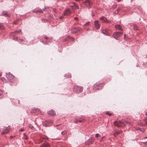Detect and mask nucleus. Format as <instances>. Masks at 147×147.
<instances>
[{
	"label": "nucleus",
	"instance_id": "49",
	"mask_svg": "<svg viewBox=\"0 0 147 147\" xmlns=\"http://www.w3.org/2000/svg\"><path fill=\"white\" fill-rule=\"evenodd\" d=\"M22 40L21 39H20V40H18L19 42L21 41H22Z\"/></svg>",
	"mask_w": 147,
	"mask_h": 147
},
{
	"label": "nucleus",
	"instance_id": "15",
	"mask_svg": "<svg viewBox=\"0 0 147 147\" xmlns=\"http://www.w3.org/2000/svg\"><path fill=\"white\" fill-rule=\"evenodd\" d=\"M115 28L117 30H121V31L123 30L122 28L120 25L117 24V25H115Z\"/></svg>",
	"mask_w": 147,
	"mask_h": 147
},
{
	"label": "nucleus",
	"instance_id": "51",
	"mask_svg": "<svg viewBox=\"0 0 147 147\" xmlns=\"http://www.w3.org/2000/svg\"><path fill=\"white\" fill-rule=\"evenodd\" d=\"M141 131H142L143 132H144V129H143V130H141Z\"/></svg>",
	"mask_w": 147,
	"mask_h": 147
},
{
	"label": "nucleus",
	"instance_id": "8",
	"mask_svg": "<svg viewBox=\"0 0 147 147\" xmlns=\"http://www.w3.org/2000/svg\"><path fill=\"white\" fill-rule=\"evenodd\" d=\"M10 130V128L9 127H5L3 128V130L1 132V134H3L7 133Z\"/></svg>",
	"mask_w": 147,
	"mask_h": 147
},
{
	"label": "nucleus",
	"instance_id": "27",
	"mask_svg": "<svg viewBox=\"0 0 147 147\" xmlns=\"http://www.w3.org/2000/svg\"><path fill=\"white\" fill-rule=\"evenodd\" d=\"M121 9H120L119 8H118L117 9V10H116L115 12V13L116 14H118V11H119Z\"/></svg>",
	"mask_w": 147,
	"mask_h": 147
},
{
	"label": "nucleus",
	"instance_id": "18",
	"mask_svg": "<svg viewBox=\"0 0 147 147\" xmlns=\"http://www.w3.org/2000/svg\"><path fill=\"white\" fill-rule=\"evenodd\" d=\"M99 19L102 21V22H105L106 19V18L104 16H101L100 18Z\"/></svg>",
	"mask_w": 147,
	"mask_h": 147
},
{
	"label": "nucleus",
	"instance_id": "36",
	"mask_svg": "<svg viewBox=\"0 0 147 147\" xmlns=\"http://www.w3.org/2000/svg\"><path fill=\"white\" fill-rule=\"evenodd\" d=\"M137 8L138 9V10L140 11H141V7L140 6H138L137 7Z\"/></svg>",
	"mask_w": 147,
	"mask_h": 147
},
{
	"label": "nucleus",
	"instance_id": "23",
	"mask_svg": "<svg viewBox=\"0 0 147 147\" xmlns=\"http://www.w3.org/2000/svg\"><path fill=\"white\" fill-rule=\"evenodd\" d=\"M72 5H69V6L71 7L72 8V9L73 8H74V7L75 5H76V3H75V2H73V3H72Z\"/></svg>",
	"mask_w": 147,
	"mask_h": 147
},
{
	"label": "nucleus",
	"instance_id": "35",
	"mask_svg": "<svg viewBox=\"0 0 147 147\" xmlns=\"http://www.w3.org/2000/svg\"><path fill=\"white\" fill-rule=\"evenodd\" d=\"M125 123L128 124H130L129 121H125L124 125H125Z\"/></svg>",
	"mask_w": 147,
	"mask_h": 147
},
{
	"label": "nucleus",
	"instance_id": "41",
	"mask_svg": "<svg viewBox=\"0 0 147 147\" xmlns=\"http://www.w3.org/2000/svg\"><path fill=\"white\" fill-rule=\"evenodd\" d=\"M63 18V16H60L59 18L61 20Z\"/></svg>",
	"mask_w": 147,
	"mask_h": 147
},
{
	"label": "nucleus",
	"instance_id": "3",
	"mask_svg": "<svg viewBox=\"0 0 147 147\" xmlns=\"http://www.w3.org/2000/svg\"><path fill=\"white\" fill-rule=\"evenodd\" d=\"M125 121L124 120H122L121 121H119L118 122L115 121L114 122V124L118 127H120L121 125V124L125 125Z\"/></svg>",
	"mask_w": 147,
	"mask_h": 147
},
{
	"label": "nucleus",
	"instance_id": "4",
	"mask_svg": "<svg viewBox=\"0 0 147 147\" xmlns=\"http://www.w3.org/2000/svg\"><path fill=\"white\" fill-rule=\"evenodd\" d=\"M84 3L89 8L91 7L93 5L92 2L89 0H86Z\"/></svg>",
	"mask_w": 147,
	"mask_h": 147
},
{
	"label": "nucleus",
	"instance_id": "29",
	"mask_svg": "<svg viewBox=\"0 0 147 147\" xmlns=\"http://www.w3.org/2000/svg\"><path fill=\"white\" fill-rule=\"evenodd\" d=\"M48 138L47 137H43L42 138L40 139L41 140V141H42L43 140L45 139H47Z\"/></svg>",
	"mask_w": 147,
	"mask_h": 147
},
{
	"label": "nucleus",
	"instance_id": "24",
	"mask_svg": "<svg viewBox=\"0 0 147 147\" xmlns=\"http://www.w3.org/2000/svg\"><path fill=\"white\" fill-rule=\"evenodd\" d=\"M4 28V26L3 24L0 23V30H3Z\"/></svg>",
	"mask_w": 147,
	"mask_h": 147
},
{
	"label": "nucleus",
	"instance_id": "54",
	"mask_svg": "<svg viewBox=\"0 0 147 147\" xmlns=\"http://www.w3.org/2000/svg\"><path fill=\"white\" fill-rule=\"evenodd\" d=\"M145 122H146V124H147V120Z\"/></svg>",
	"mask_w": 147,
	"mask_h": 147
},
{
	"label": "nucleus",
	"instance_id": "39",
	"mask_svg": "<svg viewBox=\"0 0 147 147\" xmlns=\"http://www.w3.org/2000/svg\"><path fill=\"white\" fill-rule=\"evenodd\" d=\"M84 121L83 120H79L78 121L80 123H82L83 122V121Z\"/></svg>",
	"mask_w": 147,
	"mask_h": 147
},
{
	"label": "nucleus",
	"instance_id": "43",
	"mask_svg": "<svg viewBox=\"0 0 147 147\" xmlns=\"http://www.w3.org/2000/svg\"><path fill=\"white\" fill-rule=\"evenodd\" d=\"M116 133H117V135H118V134H120V132L119 131H118L116 132Z\"/></svg>",
	"mask_w": 147,
	"mask_h": 147
},
{
	"label": "nucleus",
	"instance_id": "7",
	"mask_svg": "<svg viewBox=\"0 0 147 147\" xmlns=\"http://www.w3.org/2000/svg\"><path fill=\"white\" fill-rule=\"evenodd\" d=\"M102 86L101 84L96 83L93 86V89L94 90H98L100 88V87H102Z\"/></svg>",
	"mask_w": 147,
	"mask_h": 147
},
{
	"label": "nucleus",
	"instance_id": "56",
	"mask_svg": "<svg viewBox=\"0 0 147 147\" xmlns=\"http://www.w3.org/2000/svg\"><path fill=\"white\" fill-rule=\"evenodd\" d=\"M144 138H147V137H146Z\"/></svg>",
	"mask_w": 147,
	"mask_h": 147
},
{
	"label": "nucleus",
	"instance_id": "50",
	"mask_svg": "<svg viewBox=\"0 0 147 147\" xmlns=\"http://www.w3.org/2000/svg\"><path fill=\"white\" fill-rule=\"evenodd\" d=\"M145 115H146L147 116V111L145 113Z\"/></svg>",
	"mask_w": 147,
	"mask_h": 147
},
{
	"label": "nucleus",
	"instance_id": "19",
	"mask_svg": "<svg viewBox=\"0 0 147 147\" xmlns=\"http://www.w3.org/2000/svg\"><path fill=\"white\" fill-rule=\"evenodd\" d=\"M102 33L106 35H109L107 30H103L102 31Z\"/></svg>",
	"mask_w": 147,
	"mask_h": 147
},
{
	"label": "nucleus",
	"instance_id": "58",
	"mask_svg": "<svg viewBox=\"0 0 147 147\" xmlns=\"http://www.w3.org/2000/svg\"><path fill=\"white\" fill-rule=\"evenodd\" d=\"M1 74H0V77L1 76Z\"/></svg>",
	"mask_w": 147,
	"mask_h": 147
},
{
	"label": "nucleus",
	"instance_id": "17",
	"mask_svg": "<svg viewBox=\"0 0 147 147\" xmlns=\"http://www.w3.org/2000/svg\"><path fill=\"white\" fill-rule=\"evenodd\" d=\"M40 147H50V146L49 143H43Z\"/></svg>",
	"mask_w": 147,
	"mask_h": 147
},
{
	"label": "nucleus",
	"instance_id": "10",
	"mask_svg": "<svg viewBox=\"0 0 147 147\" xmlns=\"http://www.w3.org/2000/svg\"><path fill=\"white\" fill-rule=\"evenodd\" d=\"M71 11L70 9L68 8H67L65 10L64 12V15L67 16L68 15L71 13Z\"/></svg>",
	"mask_w": 147,
	"mask_h": 147
},
{
	"label": "nucleus",
	"instance_id": "32",
	"mask_svg": "<svg viewBox=\"0 0 147 147\" xmlns=\"http://www.w3.org/2000/svg\"><path fill=\"white\" fill-rule=\"evenodd\" d=\"M64 76L67 77V78H71V75H65V76Z\"/></svg>",
	"mask_w": 147,
	"mask_h": 147
},
{
	"label": "nucleus",
	"instance_id": "1",
	"mask_svg": "<svg viewBox=\"0 0 147 147\" xmlns=\"http://www.w3.org/2000/svg\"><path fill=\"white\" fill-rule=\"evenodd\" d=\"M6 77L10 82H12L14 80V76L9 73L6 74Z\"/></svg>",
	"mask_w": 147,
	"mask_h": 147
},
{
	"label": "nucleus",
	"instance_id": "31",
	"mask_svg": "<svg viewBox=\"0 0 147 147\" xmlns=\"http://www.w3.org/2000/svg\"><path fill=\"white\" fill-rule=\"evenodd\" d=\"M28 127L30 128H31V129H34V127L31 125H28Z\"/></svg>",
	"mask_w": 147,
	"mask_h": 147
},
{
	"label": "nucleus",
	"instance_id": "20",
	"mask_svg": "<svg viewBox=\"0 0 147 147\" xmlns=\"http://www.w3.org/2000/svg\"><path fill=\"white\" fill-rule=\"evenodd\" d=\"M20 100H16L14 102V104L16 106H18L20 104Z\"/></svg>",
	"mask_w": 147,
	"mask_h": 147
},
{
	"label": "nucleus",
	"instance_id": "28",
	"mask_svg": "<svg viewBox=\"0 0 147 147\" xmlns=\"http://www.w3.org/2000/svg\"><path fill=\"white\" fill-rule=\"evenodd\" d=\"M106 114L111 116L112 115V114L110 113L109 111H107L106 112Z\"/></svg>",
	"mask_w": 147,
	"mask_h": 147
},
{
	"label": "nucleus",
	"instance_id": "40",
	"mask_svg": "<svg viewBox=\"0 0 147 147\" xmlns=\"http://www.w3.org/2000/svg\"><path fill=\"white\" fill-rule=\"evenodd\" d=\"M2 92H0V98H1L2 96Z\"/></svg>",
	"mask_w": 147,
	"mask_h": 147
},
{
	"label": "nucleus",
	"instance_id": "21",
	"mask_svg": "<svg viewBox=\"0 0 147 147\" xmlns=\"http://www.w3.org/2000/svg\"><path fill=\"white\" fill-rule=\"evenodd\" d=\"M79 9V6L78 4L76 3V5H75L74 7L73 8H72L73 9Z\"/></svg>",
	"mask_w": 147,
	"mask_h": 147
},
{
	"label": "nucleus",
	"instance_id": "9",
	"mask_svg": "<svg viewBox=\"0 0 147 147\" xmlns=\"http://www.w3.org/2000/svg\"><path fill=\"white\" fill-rule=\"evenodd\" d=\"M1 16H4L5 17H9L10 14L7 13V11H3Z\"/></svg>",
	"mask_w": 147,
	"mask_h": 147
},
{
	"label": "nucleus",
	"instance_id": "37",
	"mask_svg": "<svg viewBox=\"0 0 147 147\" xmlns=\"http://www.w3.org/2000/svg\"><path fill=\"white\" fill-rule=\"evenodd\" d=\"M13 39H14V40H17L18 39V38L17 37H14V36H13Z\"/></svg>",
	"mask_w": 147,
	"mask_h": 147
},
{
	"label": "nucleus",
	"instance_id": "2",
	"mask_svg": "<svg viewBox=\"0 0 147 147\" xmlns=\"http://www.w3.org/2000/svg\"><path fill=\"white\" fill-rule=\"evenodd\" d=\"M83 88L78 86H74V90L76 92H80L83 91Z\"/></svg>",
	"mask_w": 147,
	"mask_h": 147
},
{
	"label": "nucleus",
	"instance_id": "14",
	"mask_svg": "<svg viewBox=\"0 0 147 147\" xmlns=\"http://www.w3.org/2000/svg\"><path fill=\"white\" fill-rule=\"evenodd\" d=\"M32 12L36 13V12H40V13H42L43 12V10L41 9H36L32 11Z\"/></svg>",
	"mask_w": 147,
	"mask_h": 147
},
{
	"label": "nucleus",
	"instance_id": "57",
	"mask_svg": "<svg viewBox=\"0 0 147 147\" xmlns=\"http://www.w3.org/2000/svg\"><path fill=\"white\" fill-rule=\"evenodd\" d=\"M114 135L115 136H116V135H115V133L114 134Z\"/></svg>",
	"mask_w": 147,
	"mask_h": 147
},
{
	"label": "nucleus",
	"instance_id": "26",
	"mask_svg": "<svg viewBox=\"0 0 147 147\" xmlns=\"http://www.w3.org/2000/svg\"><path fill=\"white\" fill-rule=\"evenodd\" d=\"M66 133L67 131H66L65 130L62 131L61 132V134L63 135L65 134Z\"/></svg>",
	"mask_w": 147,
	"mask_h": 147
},
{
	"label": "nucleus",
	"instance_id": "13",
	"mask_svg": "<svg viewBox=\"0 0 147 147\" xmlns=\"http://www.w3.org/2000/svg\"><path fill=\"white\" fill-rule=\"evenodd\" d=\"M31 112L33 113H38L40 112V110L38 108H34L32 109Z\"/></svg>",
	"mask_w": 147,
	"mask_h": 147
},
{
	"label": "nucleus",
	"instance_id": "30",
	"mask_svg": "<svg viewBox=\"0 0 147 147\" xmlns=\"http://www.w3.org/2000/svg\"><path fill=\"white\" fill-rule=\"evenodd\" d=\"M42 124L43 126H45V127H47V124L45 123L44 122H42Z\"/></svg>",
	"mask_w": 147,
	"mask_h": 147
},
{
	"label": "nucleus",
	"instance_id": "45",
	"mask_svg": "<svg viewBox=\"0 0 147 147\" xmlns=\"http://www.w3.org/2000/svg\"><path fill=\"white\" fill-rule=\"evenodd\" d=\"M74 20H78V18L76 17L74 18Z\"/></svg>",
	"mask_w": 147,
	"mask_h": 147
},
{
	"label": "nucleus",
	"instance_id": "33",
	"mask_svg": "<svg viewBox=\"0 0 147 147\" xmlns=\"http://www.w3.org/2000/svg\"><path fill=\"white\" fill-rule=\"evenodd\" d=\"M100 136V134L98 133H97L95 134V137L96 138H97L98 137Z\"/></svg>",
	"mask_w": 147,
	"mask_h": 147
},
{
	"label": "nucleus",
	"instance_id": "42",
	"mask_svg": "<svg viewBox=\"0 0 147 147\" xmlns=\"http://www.w3.org/2000/svg\"><path fill=\"white\" fill-rule=\"evenodd\" d=\"M43 10H44L45 11H46L47 9L46 8V7H45L44 9H43Z\"/></svg>",
	"mask_w": 147,
	"mask_h": 147
},
{
	"label": "nucleus",
	"instance_id": "52",
	"mask_svg": "<svg viewBox=\"0 0 147 147\" xmlns=\"http://www.w3.org/2000/svg\"><path fill=\"white\" fill-rule=\"evenodd\" d=\"M45 39L46 40H47L48 39V38L47 37H45Z\"/></svg>",
	"mask_w": 147,
	"mask_h": 147
},
{
	"label": "nucleus",
	"instance_id": "5",
	"mask_svg": "<svg viewBox=\"0 0 147 147\" xmlns=\"http://www.w3.org/2000/svg\"><path fill=\"white\" fill-rule=\"evenodd\" d=\"M81 30L82 29L80 27H78L77 28L73 27L72 28L71 31L72 33H75L78 32Z\"/></svg>",
	"mask_w": 147,
	"mask_h": 147
},
{
	"label": "nucleus",
	"instance_id": "25",
	"mask_svg": "<svg viewBox=\"0 0 147 147\" xmlns=\"http://www.w3.org/2000/svg\"><path fill=\"white\" fill-rule=\"evenodd\" d=\"M134 30H138L137 26L136 25H134Z\"/></svg>",
	"mask_w": 147,
	"mask_h": 147
},
{
	"label": "nucleus",
	"instance_id": "53",
	"mask_svg": "<svg viewBox=\"0 0 147 147\" xmlns=\"http://www.w3.org/2000/svg\"><path fill=\"white\" fill-rule=\"evenodd\" d=\"M20 130L22 131H23V130L22 129H20Z\"/></svg>",
	"mask_w": 147,
	"mask_h": 147
},
{
	"label": "nucleus",
	"instance_id": "34",
	"mask_svg": "<svg viewBox=\"0 0 147 147\" xmlns=\"http://www.w3.org/2000/svg\"><path fill=\"white\" fill-rule=\"evenodd\" d=\"M110 21L107 20V18H106V19L105 20V22L107 23H110Z\"/></svg>",
	"mask_w": 147,
	"mask_h": 147
},
{
	"label": "nucleus",
	"instance_id": "44",
	"mask_svg": "<svg viewBox=\"0 0 147 147\" xmlns=\"http://www.w3.org/2000/svg\"><path fill=\"white\" fill-rule=\"evenodd\" d=\"M78 122V121H77V120H75L74 121V123H77Z\"/></svg>",
	"mask_w": 147,
	"mask_h": 147
},
{
	"label": "nucleus",
	"instance_id": "47",
	"mask_svg": "<svg viewBox=\"0 0 147 147\" xmlns=\"http://www.w3.org/2000/svg\"><path fill=\"white\" fill-rule=\"evenodd\" d=\"M42 22H45V19H42Z\"/></svg>",
	"mask_w": 147,
	"mask_h": 147
},
{
	"label": "nucleus",
	"instance_id": "38",
	"mask_svg": "<svg viewBox=\"0 0 147 147\" xmlns=\"http://www.w3.org/2000/svg\"><path fill=\"white\" fill-rule=\"evenodd\" d=\"M89 23H90L89 22H87L84 25V26H86L87 25H88L89 24Z\"/></svg>",
	"mask_w": 147,
	"mask_h": 147
},
{
	"label": "nucleus",
	"instance_id": "16",
	"mask_svg": "<svg viewBox=\"0 0 147 147\" xmlns=\"http://www.w3.org/2000/svg\"><path fill=\"white\" fill-rule=\"evenodd\" d=\"M48 113L51 116H54L56 114L55 111L53 109H52L51 111H49Z\"/></svg>",
	"mask_w": 147,
	"mask_h": 147
},
{
	"label": "nucleus",
	"instance_id": "55",
	"mask_svg": "<svg viewBox=\"0 0 147 147\" xmlns=\"http://www.w3.org/2000/svg\"><path fill=\"white\" fill-rule=\"evenodd\" d=\"M46 7V9H48L49 8V7Z\"/></svg>",
	"mask_w": 147,
	"mask_h": 147
},
{
	"label": "nucleus",
	"instance_id": "22",
	"mask_svg": "<svg viewBox=\"0 0 147 147\" xmlns=\"http://www.w3.org/2000/svg\"><path fill=\"white\" fill-rule=\"evenodd\" d=\"M21 31V30H19V31L16 30L14 32H13L12 33L13 34L15 33V35H17L18 34H20V32Z\"/></svg>",
	"mask_w": 147,
	"mask_h": 147
},
{
	"label": "nucleus",
	"instance_id": "6",
	"mask_svg": "<svg viewBox=\"0 0 147 147\" xmlns=\"http://www.w3.org/2000/svg\"><path fill=\"white\" fill-rule=\"evenodd\" d=\"M123 32H115L113 34V37L116 39H117L118 37L122 34Z\"/></svg>",
	"mask_w": 147,
	"mask_h": 147
},
{
	"label": "nucleus",
	"instance_id": "48",
	"mask_svg": "<svg viewBox=\"0 0 147 147\" xmlns=\"http://www.w3.org/2000/svg\"><path fill=\"white\" fill-rule=\"evenodd\" d=\"M147 143V141H146V142H143V143L144 144H146Z\"/></svg>",
	"mask_w": 147,
	"mask_h": 147
},
{
	"label": "nucleus",
	"instance_id": "12",
	"mask_svg": "<svg viewBox=\"0 0 147 147\" xmlns=\"http://www.w3.org/2000/svg\"><path fill=\"white\" fill-rule=\"evenodd\" d=\"M94 24L95 27L97 30L98 29L100 28V25L98 23V21H95L94 22Z\"/></svg>",
	"mask_w": 147,
	"mask_h": 147
},
{
	"label": "nucleus",
	"instance_id": "60",
	"mask_svg": "<svg viewBox=\"0 0 147 147\" xmlns=\"http://www.w3.org/2000/svg\"><path fill=\"white\" fill-rule=\"evenodd\" d=\"M120 0H118V1H119Z\"/></svg>",
	"mask_w": 147,
	"mask_h": 147
},
{
	"label": "nucleus",
	"instance_id": "11",
	"mask_svg": "<svg viewBox=\"0 0 147 147\" xmlns=\"http://www.w3.org/2000/svg\"><path fill=\"white\" fill-rule=\"evenodd\" d=\"M94 139L93 138H91L88 139L87 142V144H92L94 141Z\"/></svg>",
	"mask_w": 147,
	"mask_h": 147
},
{
	"label": "nucleus",
	"instance_id": "59",
	"mask_svg": "<svg viewBox=\"0 0 147 147\" xmlns=\"http://www.w3.org/2000/svg\"><path fill=\"white\" fill-rule=\"evenodd\" d=\"M46 42H44V43H46Z\"/></svg>",
	"mask_w": 147,
	"mask_h": 147
},
{
	"label": "nucleus",
	"instance_id": "46",
	"mask_svg": "<svg viewBox=\"0 0 147 147\" xmlns=\"http://www.w3.org/2000/svg\"><path fill=\"white\" fill-rule=\"evenodd\" d=\"M53 11L54 12H56V9H55V8H53Z\"/></svg>",
	"mask_w": 147,
	"mask_h": 147
}]
</instances>
